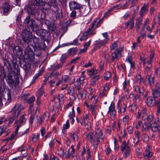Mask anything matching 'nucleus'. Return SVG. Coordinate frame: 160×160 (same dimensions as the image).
I'll use <instances>...</instances> for the list:
<instances>
[{"instance_id":"36","label":"nucleus","mask_w":160,"mask_h":160,"mask_svg":"<svg viewBox=\"0 0 160 160\" xmlns=\"http://www.w3.org/2000/svg\"><path fill=\"white\" fill-rule=\"evenodd\" d=\"M132 57L131 56H129L126 60L130 64L131 67L132 68H134V62L132 61Z\"/></svg>"},{"instance_id":"20","label":"nucleus","mask_w":160,"mask_h":160,"mask_svg":"<svg viewBox=\"0 0 160 160\" xmlns=\"http://www.w3.org/2000/svg\"><path fill=\"white\" fill-rule=\"evenodd\" d=\"M122 48L117 49V51H114L112 53V56L113 59H116L118 57V55L120 54L121 51L122 50Z\"/></svg>"},{"instance_id":"29","label":"nucleus","mask_w":160,"mask_h":160,"mask_svg":"<svg viewBox=\"0 0 160 160\" xmlns=\"http://www.w3.org/2000/svg\"><path fill=\"white\" fill-rule=\"evenodd\" d=\"M24 116H26V115H23L20 117L19 120V121H16V123H19V124L22 125L24 124L26 122V119L24 117Z\"/></svg>"},{"instance_id":"26","label":"nucleus","mask_w":160,"mask_h":160,"mask_svg":"<svg viewBox=\"0 0 160 160\" xmlns=\"http://www.w3.org/2000/svg\"><path fill=\"white\" fill-rule=\"evenodd\" d=\"M134 20H129L127 21L125 23V27L127 28L128 27L130 26V29H132L133 28L134 26Z\"/></svg>"},{"instance_id":"14","label":"nucleus","mask_w":160,"mask_h":160,"mask_svg":"<svg viewBox=\"0 0 160 160\" xmlns=\"http://www.w3.org/2000/svg\"><path fill=\"white\" fill-rule=\"evenodd\" d=\"M115 104L114 102H112L109 107L108 113H110L111 116L113 118L115 116L116 111L114 108Z\"/></svg>"},{"instance_id":"63","label":"nucleus","mask_w":160,"mask_h":160,"mask_svg":"<svg viewBox=\"0 0 160 160\" xmlns=\"http://www.w3.org/2000/svg\"><path fill=\"white\" fill-rule=\"evenodd\" d=\"M70 16L73 19L75 18L76 17V11L75 10H73L70 14Z\"/></svg>"},{"instance_id":"24","label":"nucleus","mask_w":160,"mask_h":160,"mask_svg":"<svg viewBox=\"0 0 160 160\" xmlns=\"http://www.w3.org/2000/svg\"><path fill=\"white\" fill-rule=\"evenodd\" d=\"M129 98H132L136 102H138L140 101L139 96L137 94L134 95L133 93H131L129 95Z\"/></svg>"},{"instance_id":"25","label":"nucleus","mask_w":160,"mask_h":160,"mask_svg":"<svg viewBox=\"0 0 160 160\" xmlns=\"http://www.w3.org/2000/svg\"><path fill=\"white\" fill-rule=\"evenodd\" d=\"M44 94L45 96H46L47 94L46 93L44 92L43 89V85H42L40 89L37 91V97H41Z\"/></svg>"},{"instance_id":"52","label":"nucleus","mask_w":160,"mask_h":160,"mask_svg":"<svg viewBox=\"0 0 160 160\" xmlns=\"http://www.w3.org/2000/svg\"><path fill=\"white\" fill-rule=\"evenodd\" d=\"M68 57V56L67 54H64L62 55L60 58V61L61 62L63 63Z\"/></svg>"},{"instance_id":"19","label":"nucleus","mask_w":160,"mask_h":160,"mask_svg":"<svg viewBox=\"0 0 160 160\" xmlns=\"http://www.w3.org/2000/svg\"><path fill=\"white\" fill-rule=\"evenodd\" d=\"M152 155V153L150 151V148L149 146H148L146 148V150L143 152V156L147 158L151 157Z\"/></svg>"},{"instance_id":"13","label":"nucleus","mask_w":160,"mask_h":160,"mask_svg":"<svg viewBox=\"0 0 160 160\" xmlns=\"http://www.w3.org/2000/svg\"><path fill=\"white\" fill-rule=\"evenodd\" d=\"M16 124H17V126H16V128H15V130L14 131V133L12 134L11 135V137L10 138H8L6 140L7 141H8L9 140H11L13 139V138H15L16 136L18 134V130L19 129L20 127L22 126L21 125L19 124L18 123H16V122H15Z\"/></svg>"},{"instance_id":"10","label":"nucleus","mask_w":160,"mask_h":160,"mask_svg":"<svg viewBox=\"0 0 160 160\" xmlns=\"http://www.w3.org/2000/svg\"><path fill=\"white\" fill-rule=\"evenodd\" d=\"M91 119V116L88 112H84L82 114V117L81 118L80 123L81 125H85V122H89Z\"/></svg>"},{"instance_id":"32","label":"nucleus","mask_w":160,"mask_h":160,"mask_svg":"<svg viewBox=\"0 0 160 160\" xmlns=\"http://www.w3.org/2000/svg\"><path fill=\"white\" fill-rule=\"evenodd\" d=\"M69 136L75 142L78 140V136L77 134H76L73 131L71 132L69 134Z\"/></svg>"},{"instance_id":"47","label":"nucleus","mask_w":160,"mask_h":160,"mask_svg":"<svg viewBox=\"0 0 160 160\" xmlns=\"http://www.w3.org/2000/svg\"><path fill=\"white\" fill-rule=\"evenodd\" d=\"M46 1L51 6H52L53 7H55L56 6V0H46Z\"/></svg>"},{"instance_id":"7","label":"nucleus","mask_w":160,"mask_h":160,"mask_svg":"<svg viewBox=\"0 0 160 160\" xmlns=\"http://www.w3.org/2000/svg\"><path fill=\"white\" fill-rule=\"evenodd\" d=\"M87 138L88 139H90L92 144L93 145L94 148L96 149L98 146V142L97 141H95V137L93 132H88L86 135Z\"/></svg>"},{"instance_id":"50","label":"nucleus","mask_w":160,"mask_h":160,"mask_svg":"<svg viewBox=\"0 0 160 160\" xmlns=\"http://www.w3.org/2000/svg\"><path fill=\"white\" fill-rule=\"evenodd\" d=\"M110 85L108 83H107L105 84L103 90L108 93L110 89Z\"/></svg>"},{"instance_id":"46","label":"nucleus","mask_w":160,"mask_h":160,"mask_svg":"<svg viewBox=\"0 0 160 160\" xmlns=\"http://www.w3.org/2000/svg\"><path fill=\"white\" fill-rule=\"evenodd\" d=\"M35 99V97L32 96L27 99V102L29 103H31L34 101Z\"/></svg>"},{"instance_id":"55","label":"nucleus","mask_w":160,"mask_h":160,"mask_svg":"<svg viewBox=\"0 0 160 160\" xmlns=\"http://www.w3.org/2000/svg\"><path fill=\"white\" fill-rule=\"evenodd\" d=\"M69 77L67 75H64L62 76V80L63 82H65L66 83L67 81L69 79Z\"/></svg>"},{"instance_id":"9","label":"nucleus","mask_w":160,"mask_h":160,"mask_svg":"<svg viewBox=\"0 0 160 160\" xmlns=\"http://www.w3.org/2000/svg\"><path fill=\"white\" fill-rule=\"evenodd\" d=\"M1 12L5 15H8L11 10L10 6L8 3H5L3 4L1 8Z\"/></svg>"},{"instance_id":"28","label":"nucleus","mask_w":160,"mask_h":160,"mask_svg":"<svg viewBox=\"0 0 160 160\" xmlns=\"http://www.w3.org/2000/svg\"><path fill=\"white\" fill-rule=\"evenodd\" d=\"M134 90L137 93H139L140 95H142L144 92L143 88H140L138 86H135Z\"/></svg>"},{"instance_id":"48","label":"nucleus","mask_w":160,"mask_h":160,"mask_svg":"<svg viewBox=\"0 0 160 160\" xmlns=\"http://www.w3.org/2000/svg\"><path fill=\"white\" fill-rule=\"evenodd\" d=\"M147 77L148 78L150 85H152L154 82L153 77H152L151 75L150 76L148 75Z\"/></svg>"},{"instance_id":"27","label":"nucleus","mask_w":160,"mask_h":160,"mask_svg":"<svg viewBox=\"0 0 160 160\" xmlns=\"http://www.w3.org/2000/svg\"><path fill=\"white\" fill-rule=\"evenodd\" d=\"M148 11V8L147 7L145 6V5H144V6L141 8L140 11L139 12L140 16V17L142 18L144 14H145Z\"/></svg>"},{"instance_id":"2","label":"nucleus","mask_w":160,"mask_h":160,"mask_svg":"<svg viewBox=\"0 0 160 160\" xmlns=\"http://www.w3.org/2000/svg\"><path fill=\"white\" fill-rule=\"evenodd\" d=\"M22 106L19 104H16L12 109V114L8 117L9 125L11 124L15 118H17L20 114L22 110Z\"/></svg>"},{"instance_id":"23","label":"nucleus","mask_w":160,"mask_h":160,"mask_svg":"<svg viewBox=\"0 0 160 160\" xmlns=\"http://www.w3.org/2000/svg\"><path fill=\"white\" fill-rule=\"evenodd\" d=\"M77 96L79 98H83V95L85 96L86 94V92L83 89H81L78 90Z\"/></svg>"},{"instance_id":"6","label":"nucleus","mask_w":160,"mask_h":160,"mask_svg":"<svg viewBox=\"0 0 160 160\" xmlns=\"http://www.w3.org/2000/svg\"><path fill=\"white\" fill-rule=\"evenodd\" d=\"M24 56L25 58L30 60H32L34 58V55L33 50L29 46L25 49Z\"/></svg>"},{"instance_id":"64","label":"nucleus","mask_w":160,"mask_h":160,"mask_svg":"<svg viewBox=\"0 0 160 160\" xmlns=\"http://www.w3.org/2000/svg\"><path fill=\"white\" fill-rule=\"evenodd\" d=\"M156 104L158 107L157 115H158L159 113H160V102H157Z\"/></svg>"},{"instance_id":"5","label":"nucleus","mask_w":160,"mask_h":160,"mask_svg":"<svg viewBox=\"0 0 160 160\" xmlns=\"http://www.w3.org/2000/svg\"><path fill=\"white\" fill-rule=\"evenodd\" d=\"M22 38L24 42L28 43L32 38V33L27 29L24 30L22 33Z\"/></svg>"},{"instance_id":"11","label":"nucleus","mask_w":160,"mask_h":160,"mask_svg":"<svg viewBox=\"0 0 160 160\" xmlns=\"http://www.w3.org/2000/svg\"><path fill=\"white\" fill-rule=\"evenodd\" d=\"M147 113L146 109L144 108L142 110H139L137 112L136 118L139 119L141 116H142V118L143 120H146L147 117Z\"/></svg>"},{"instance_id":"53","label":"nucleus","mask_w":160,"mask_h":160,"mask_svg":"<svg viewBox=\"0 0 160 160\" xmlns=\"http://www.w3.org/2000/svg\"><path fill=\"white\" fill-rule=\"evenodd\" d=\"M70 127V124L69 121L67 120L66 122V123L63 125V128L64 129H68Z\"/></svg>"},{"instance_id":"41","label":"nucleus","mask_w":160,"mask_h":160,"mask_svg":"<svg viewBox=\"0 0 160 160\" xmlns=\"http://www.w3.org/2000/svg\"><path fill=\"white\" fill-rule=\"evenodd\" d=\"M82 82H81L80 80L77 79L75 83V87L77 88V90H78L82 88H80V85Z\"/></svg>"},{"instance_id":"17","label":"nucleus","mask_w":160,"mask_h":160,"mask_svg":"<svg viewBox=\"0 0 160 160\" xmlns=\"http://www.w3.org/2000/svg\"><path fill=\"white\" fill-rule=\"evenodd\" d=\"M69 6L71 9H78L80 7V4L75 1H72L69 3Z\"/></svg>"},{"instance_id":"57","label":"nucleus","mask_w":160,"mask_h":160,"mask_svg":"<svg viewBox=\"0 0 160 160\" xmlns=\"http://www.w3.org/2000/svg\"><path fill=\"white\" fill-rule=\"evenodd\" d=\"M55 142V139L52 138L49 143V145L51 148L54 145Z\"/></svg>"},{"instance_id":"56","label":"nucleus","mask_w":160,"mask_h":160,"mask_svg":"<svg viewBox=\"0 0 160 160\" xmlns=\"http://www.w3.org/2000/svg\"><path fill=\"white\" fill-rule=\"evenodd\" d=\"M33 135V136L32 138V140L33 142H36L38 140V138L39 137V135L38 134H36Z\"/></svg>"},{"instance_id":"33","label":"nucleus","mask_w":160,"mask_h":160,"mask_svg":"<svg viewBox=\"0 0 160 160\" xmlns=\"http://www.w3.org/2000/svg\"><path fill=\"white\" fill-rule=\"evenodd\" d=\"M151 126V124L150 123H147L146 122H145L142 125V130L143 131H145L149 129Z\"/></svg>"},{"instance_id":"12","label":"nucleus","mask_w":160,"mask_h":160,"mask_svg":"<svg viewBox=\"0 0 160 160\" xmlns=\"http://www.w3.org/2000/svg\"><path fill=\"white\" fill-rule=\"evenodd\" d=\"M96 135L97 138V142H98V144L100 141H103L104 137V136L102 132L101 129L100 128H98L96 129Z\"/></svg>"},{"instance_id":"4","label":"nucleus","mask_w":160,"mask_h":160,"mask_svg":"<svg viewBox=\"0 0 160 160\" xmlns=\"http://www.w3.org/2000/svg\"><path fill=\"white\" fill-rule=\"evenodd\" d=\"M121 147L122 153L123 154V157L125 158H127L129 156L130 151L128 142L123 141L121 145Z\"/></svg>"},{"instance_id":"35","label":"nucleus","mask_w":160,"mask_h":160,"mask_svg":"<svg viewBox=\"0 0 160 160\" xmlns=\"http://www.w3.org/2000/svg\"><path fill=\"white\" fill-rule=\"evenodd\" d=\"M64 151V150L62 147L58 148L57 151V153L58 156L60 157H62Z\"/></svg>"},{"instance_id":"49","label":"nucleus","mask_w":160,"mask_h":160,"mask_svg":"<svg viewBox=\"0 0 160 160\" xmlns=\"http://www.w3.org/2000/svg\"><path fill=\"white\" fill-rule=\"evenodd\" d=\"M75 116V113L74 110V107L72 108V111L70 112L68 114V117L69 118H74Z\"/></svg>"},{"instance_id":"54","label":"nucleus","mask_w":160,"mask_h":160,"mask_svg":"<svg viewBox=\"0 0 160 160\" xmlns=\"http://www.w3.org/2000/svg\"><path fill=\"white\" fill-rule=\"evenodd\" d=\"M140 34H141L140 36H139V37H138V38H137V43H138H138H140V37H145L146 36V32H143L142 31H141V32Z\"/></svg>"},{"instance_id":"43","label":"nucleus","mask_w":160,"mask_h":160,"mask_svg":"<svg viewBox=\"0 0 160 160\" xmlns=\"http://www.w3.org/2000/svg\"><path fill=\"white\" fill-rule=\"evenodd\" d=\"M49 112L48 111H46L44 113L43 116H42L43 119L44 120L47 121L48 120L49 118Z\"/></svg>"},{"instance_id":"37","label":"nucleus","mask_w":160,"mask_h":160,"mask_svg":"<svg viewBox=\"0 0 160 160\" xmlns=\"http://www.w3.org/2000/svg\"><path fill=\"white\" fill-rule=\"evenodd\" d=\"M38 125V126L41 125L43 122V117L42 116H39L37 117Z\"/></svg>"},{"instance_id":"31","label":"nucleus","mask_w":160,"mask_h":160,"mask_svg":"<svg viewBox=\"0 0 160 160\" xmlns=\"http://www.w3.org/2000/svg\"><path fill=\"white\" fill-rule=\"evenodd\" d=\"M96 44L97 45L103 46L106 44L107 42V39L101 40L100 39L96 41Z\"/></svg>"},{"instance_id":"8","label":"nucleus","mask_w":160,"mask_h":160,"mask_svg":"<svg viewBox=\"0 0 160 160\" xmlns=\"http://www.w3.org/2000/svg\"><path fill=\"white\" fill-rule=\"evenodd\" d=\"M97 23L96 22H94L92 24L91 26L88 28L87 31L85 32V33L87 35L93 36L96 34L95 29L97 28L96 26Z\"/></svg>"},{"instance_id":"61","label":"nucleus","mask_w":160,"mask_h":160,"mask_svg":"<svg viewBox=\"0 0 160 160\" xmlns=\"http://www.w3.org/2000/svg\"><path fill=\"white\" fill-rule=\"evenodd\" d=\"M149 22V19L148 18H147V19L144 21L143 26L142 27V31L143 32H145L144 31V29L146 27L147 24Z\"/></svg>"},{"instance_id":"38","label":"nucleus","mask_w":160,"mask_h":160,"mask_svg":"<svg viewBox=\"0 0 160 160\" xmlns=\"http://www.w3.org/2000/svg\"><path fill=\"white\" fill-rule=\"evenodd\" d=\"M118 48V44L117 42H114L113 43H112L110 46V49L111 51H112L113 50L117 51V49L118 48Z\"/></svg>"},{"instance_id":"58","label":"nucleus","mask_w":160,"mask_h":160,"mask_svg":"<svg viewBox=\"0 0 160 160\" xmlns=\"http://www.w3.org/2000/svg\"><path fill=\"white\" fill-rule=\"evenodd\" d=\"M29 133V130L28 128L27 129L23 132L20 134L19 137H22L24 135H27Z\"/></svg>"},{"instance_id":"42","label":"nucleus","mask_w":160,"mask_h":160,"mask_svg":"<svg viewBox=\"0 0 160 160\" xmlns=\"http://www.w3.org/2000/svg\"><path fill=\"white\" fill-rule=\"evenodd\" d=\"M111 76V73L109 72H107L104 73V78L106 80H108Z\"/></svg>"},{"instance_id":"18","label":"nucleus","mask_w":160,"mask_h":160,"mask_svg":"<svg viewBox=\"0 0 160 160\" xmlns=\"http://www.w3.org/2000/svg\"><path fill=\"white\" fill-rule=\"evenodd\" d=\"M142 21V17H139L136 19L135 22V27L136 31H138L141 27Z\"/></svg>"},{"instance_id":"45","label":"nucleus","mask_w":160,"mask_h":160,"mask_svg":"<svg viewBox=\"0 0 160 160\" xmlns=\"http://www.w3.org/2000/svg\"><path fill=\"white\" fill-rule=\"evenodd\" d=\"M153 119V116L152 115H149L148 116L147 115V117L146 120L147 119V121L148 122V123H150L151 124V123Z\"/></svg>"},{"instance_id":"30","label":"nucleus","mask_w":160,"mask_h":160,"mask_svg":"<svg viewBox=\"0 0 160 160\" xmlns=\"http://www.w3.org/2000/svg\"><path fill=\"white\" fill-rule=\"evenodd\" d=\"M126 134L127 133L125 129H124L123 130V131H121L120 132H118V136L119 140L121 141L122 138H125Z\"/></svg>"},{"instance_id":"22","label":"nucleus","mask_w":160,"mask_h":160,"mask_svg":"<svg viewBox=\"0 0 160 160\" xmlns=\"http://www.w3.org/2000/svg\"><path fill=\"white\" fill-rule=\"evenodd\" d=\"M36 34L39 36H41L42 37H44L47 33V31L44 29H40L39 30H36Z\"/></svg>"},{"instance_id":"15","label":"nucleus","mask_w":160,"mask_h":160,"mask_svg":"<svg viewBox=\"0 0 160 160\" xmlns=\"http://www.w3.org/2000/svg\"><path fill=\"white\" fill-rule=\"evenodd\" d=\"M117 107L120 112L122 115H124L126 111L127 105L125 103H123L121 104L120 106L119 103H118L117 104Z\"/></svg>"},{"instance_id":"34","label":"nucleus","mask_w":160,"mask_h":160,"mask_svg":"<svg viewBox=\"0 0 160 160\" xmlns=\"http://www.w3.org/2000/svg\"><path fill=\"white\" fill-rule=\"evenodd\" d=\"M87 71L89 73V76L92 77L95 75L97 73V70L93 68L91 70H87Z\"/></svg>"},{"instance_id":"3","label":"nucleus","mask_w":160,"mask_h":160,"mask_svg":"<svg viewBox=\"0 0 160 160\" xmlns=\"http://www.w3.org/2000/svg\"><path fill=\"white\" fill-rule=\"evenodd\" d=\"M24 23L27 26L28 28L31 29L33 31L37 30L38 27V24L34 20L31 19L29 15L26 18Z\"/></svg>"},{"instance_id":"21","label":"nucleus","mask_w":160,"mask_h":160,"mask_svg":"<svg viewBox=\"0 0 160 160\" xmlns=\"http://www.w3.org/2000/svg\"><path fill=\"white\" fill-rule=\"evenodd\" d=\"M155 102V99L151 96L148 97L146 103L149 107L152 106Z\"/></svg>"},{"instance_id":"39","label":"nucleus","mask_w":160,"mask_h":160,"mask_svg":"<svg viewBox=\"0 0 160 160\" xmlns=\"http://www.w3.org/2000/svg\"><path fill=\"white\" fill-rule=\"evenodd\" d=\"M68 54L74 55L76 54L77 50L75 48H71L68 50Z\"/></svg>"},{"instance_id":"40","label":"nucleus","mask_w":160,"mask_h":160,"mask_svg":"<svg viewBox=\"0 0 160 160\" xmlns=\"http://www.w3.org/2000/svg\"><path fill=\"white\" fill-rule=\"evenodd\" d=\"M69 150L68 149V150H66L65 152H63V157L65 156L66 159H68L70 158L71 155L69 152Z\"/></svg>"},{"instance_id":"62","label":"nucleus","mask_w":160,"mask_h":160,"mask_svg":"<svg viewBox=\"0 0 160 160\" xmlns=\"http://www.w3.org/2000/svg\"><path fill=\"white\" fill-rule=\"evenodd\" d=\"M67 84V83L65 82H63L62 80H59L58 82L56 84V86H58L60 84L62 86H63V85H65V84Z\"/></svg>"},{"instance_id":"16","label":"nucleus","mask_w":160,"mask_h":160,"mask_svg":"<svg viewBox=\"0 0 160 160\" xmlns=\"http://www.w3.org/2000/svg\"><path fill=\"white\" fill-rule=\"evenodd\" d=\"M32 39L35 46L41 49H42V45H43L44 43H41V41L36 37H33Z\"/></svg>"},{"instance_id":"60","label":"nucleus","mask_w":160,"mask_h":160,"mask_svg":"<svg viewBox=\"0 0 160 160\" xmlns=\"http://www.w3.org/2000/svg\"><path fill=\"white\" fill-rule=\"evenodd\" d=\"M85 125H81L85 127L88 129H89L91 128V123L90 122H85Z\"/></svg>"},{"instance_id":"51","label":"nucleus","mask_w":160,"mask_h":160,"mask_svg":"<svg viewBox=\"0 0 160 160\" xmlns=\"http://www.w3.org/2000/svg\"><path fill=\"white\" fill-rule=\"evenodd\" d=\"M129 118V117L128 115H126L123 118V122L125 124H126L127 123L128 121Z\"/></svg>"},{"instance_id":"1","label":"nucleus","mask_w":160,"mask_h":160,"mask_svg":"<svg viewBox=\"0 0 160 160\" xmlns=\"http://www.w3.org/2000/svg\"><path fill=\"white\" fill-rule=\"evenodd\" d=\"M24 9L28 13L37 16L39 19H43L45 17V13L42 12L41 14L40 15L39 10L38 9H36L34 5L29 4L28 6H26L24 7Z\"/></svg>"},{"instance_id":"59","label":"nucleus","mask_w":160,"mask_h":160,"mask_svg":"<svg viewBox=\"0 0 160 160\" xmlns=\"http://www.w3.org/2000/svg\"><path fill=\"white\" fill-rule=\"evenodd\" d=\"M91 43V40H90L88 42H85L83 45L84 47L87 50L88 47L90 46Z\"/></svg>"},{"instance_id":"44","label":"nucleus","mask_w":160,"mask_h":160,"mask_svg":"<svg viewBox=\"0 0 160 160\" xmlns=\"http://www.w3.org/2000/svg\"><path fill=\"white\" fill-rule=\"evenodd\" d=\"M32 2L33 5L38 6L42 2V0H32Z\"/></svg>"}]
</instances>
